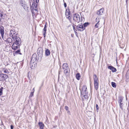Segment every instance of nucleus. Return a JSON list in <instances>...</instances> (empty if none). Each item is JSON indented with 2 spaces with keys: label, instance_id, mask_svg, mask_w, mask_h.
<instances>
[{
  "label": "nucleus",
  "instance_id": "obj_1",
  "mask_svg": "<svg viewBox=\"0 0 129 129\" xmlns=\"http://www.w3.org/2000/svg\"><path fill=\"white\" fill-rule=\"evenodd\" d=\"M18 34L14 29L11 30L10 32V36L14 42L12 45V49L13 50L17 49L21 43V40L17 36Z\"/></svg>",
  "mask_w": 129,
  "mask_h": 129
},
{
  "label": "nucleus",
  "instance_id": "obj_13",
  "mask_svg": "<svg viewBox=\"0 0 129 129\" xmlns=\"http://www.w3.org/2000/svg\"><path fill=\"white\" fill-rule=\"evenodd\" d=\"M88 92H86L84 93L83 94L81 93V95L83 96L82 98L83 100H84L88 98Z\"/></svg>",
  "mask_w": 129,
  "mask_h": 129
},
{
  "label": "nucleus",
  "instance_id": "obj_36",
  "mask_svg": "<svg viewBox=\"0 0 129 129\" xmlns=\"http://www.w3.org/2000/svg\"><path fill=\"white\" fill-rule=\"evenodd\" d=\"M32 14L33 16L35 15V14L33 12H32Z\"/></svg>",
  "mask_w": 129,
  "mask_h": 129
},
{
  "label": "nucleus",
  "instance_id": "obj_24",
  "mask_svg": "<svg viewBox=\"0 0 129 129\" xmlns=\"http://www.w3.org/2000/svg\"><path fill=\"white\" fill-rule=\"evenodd\" d=\"M68 66V64L66 63H65L63 64V69H65L67 68V67Z\"/></svg>",
  "mask_w": 129,
  "mask_h": 129
},
{
  "label": "nucleus",
  "instance_id": "obj_19",
  "mask_svg": "<svg viewBox=\"0 0 129 129\" xmlns=\"http://www.w3.org/2000/svg\"><path fill=\"white\" fill-rule=\"evenodd\" d=\"M21 54L20 53V49L18 50L15 52L13 53V55L15 56L16 54Z\"/></svg>",
  "mask_w": 129,
  "mask_h": 129
},
{
  "label": "nucleus",
  "instance_id": "obj_15",
  "mask_svg": "<svg viewBox=\"0 0 129 129\" xmlns=\"http://www.w3.org/2000/svg\"><path fill=\"white\" fill-rule=\"evenodd\" d=\"M40 129H44L45 125L44 124L41 122H39L38 123Z\"/></svg>",
  "mask_w": 129,
  "mask_h": 129
},
{
  "label": "nucleus",
  "instance_id": "obj_3",
  "mask_svg": "<svg viewBox=\"0 0 129 129\" xmlns=\"http://www.w3.org/2000/svg\"><path fill=\"white\" fill-rule=\"evenodd\" d=\"M65 14L66 18L71 22L72 16L69 7H68L66 10Z\"/></svg>",
  "mask_w": 129,
  "mask_h": 129
},
{
  "label": "nucleus",
  "instance_id": "obj_38",
  "mask_svg": "<svg viewBox=\"0 0 129 129\" xmlns=\"http://www.w3.org/2000/svg\"><path fill=\"white\" fill-rule=\"evenodd\" d=\"M33 92H34L35 91V88H34L33 89Z\"/></svg>",
  "mask_w": 129,
  "mask_h": 129
},
{
  "label": "nucleus",
  "instance_id": "obj_33",
  "mask_svg": "<svg viewBox=\"0 0 129 129\" xmlns=\"http://www.w3.org/2000/svg\"><path fill=\"white\" fill-rule=\"evenodd\" d=\"M65 109L67 111L69 110V107L67 106H65Z\"/></svg>",
  "mask_w": 129,
  "mask_h": 129
},
{
  "label": "nucleus",
  "instance_id": "obj_4",
  "mask_svg": "<svg viewBox=\"0 0 129 129\" xmlns=\"http://www.w3.org/2000/svg\"><path fill=\"white\" fill-rule=\"evenodd\" d=\"M73 19L75 22L78 23L80 21V15L77 13L74 14L73 15Z\"/></svg>",
  "mask_w": 129,
  "mask_h": 129
},
{
  "label": "nucleus",
  "instance_id": "obj_40",
  "mask_svg": "<svg viewBox=\"0 0 129 129\" xmlns=\"http://www.w3.org/2000/svg\"><path fill=\"white\" fill-rule=\"evenodd\" d=\"M127 0H126V1H127Z\"/></svg>",
  "mask_w": 129,
  "mask_h": 129
},
{
  "label": "nucleus",
  "instance_id": "obj_18",
  "mask_svg": "<svg viewBox=\"0 0 129 129\" xmlns=\"http://www.w3.org/2000/svg\"><path fill=\"white\" fill-rule=\"evenodd\" d=\"M1 69L4 73L8 74H9V72L7 69L5 68H3Z\"/></svg>",
  "mask_w": 129,
  "mask_h": 129
},
{
  "label": "nucleus",
  "instance_id": "obj_29",
  "mask_svg": "<svg viewBox=\"0 0 129 129\" xmlns=\"http://www.w3.org/2000/svg\"><path fill=\"white\" fill-rule=\"evenodd\" d=\"M119 103V106H120V108L122 110L123 109L122 106H123V104L122 103Z\"/></svg>",
  "mask_w": 129,
  "mask_h": 129
},
{
  "label": "nucleus",
  "instance_id": "obj_2",
  "mask_svg": "<svg viewBox=\"0 0 129 129\" xmlns=\"http://www.w3.org/2000/svg\"><path fill=\"white\" fill-rule=\"evenodd\" d=\"M93 78L94 81V86L95 89L97 90L99 88V81L96 74L93 75Z\"/></svg>",
  "mask_w": 129,
  "mask_h": 129
},
{
  "label": "nucleus",
  "instance_id": "obj_39",
  "mask_svg": "<svg viewBox=\"0 0 129 129\" xmlns=\"http://www.w3.org/2000/svg\"><path fill=\"white\" fill-rule=\"evenodd\" d=\"M37 7V4H36V6H35V8H36V7Z\"/></svg>",
  "mask_w": 129,
  "mask_h": 129
},
{
  "label": "nucleus",
  "instance_id": "obj_35",
  "mask_svg": "<svg viewBox=\"0 0 129 129\" xmlns=\"http://www.w3.org/2000/svg\"><path fill=\"white\" fill-rule=\"evenodd\" d=\"M64 6L65 8H66V7L67 6V4H66V3L65 2H64Z\"/></svg>",
  "mask_w": 129,
  "mask_h": 129
},
{
  "label": "nucleus",
  "instance_id": "obj_12",
  "mask_svg": "<svg viewBox=\"0 0 129 129\" xmlns=\"http://www.w3.org/2000/svg\"><path fill=\"white\" fill-rule=\"evenodd\" d=\"M108 68L111 70L113 72H116L117 71L116 69L111 66H108Z\"/></svg>",
  "mask_w": 129,
  "mask_h": 129
},
{
  "label": "nucleus",
  "instance_id": "obj_7",
  "mask_svg": "<svg viewBox=\"0 0 129 129\" xmlns=\"http://www.w3.org/2000/svg\"><path fill=\"white\" fill-rule=\"evenodd\" d=\"M96 21L97 22L96 24L94 26L95 28H100L101 27V26L100 25V20L99 18H97L96 19Z\"/></svg>",
  "mask_w": 129,
  "mask_h": 129
},
{
  "label": "nucleus",
  "instance_id": "obj_23",
  "mask_svg": "<svg viewBox=\"0 0 129 129\" xmlns=\"http://www.w3.org/2000/svg\"><path fill=\"white\" fill-rule=\"evenodd\" d=\"M72 26H73L74 31L75 33V34H76V35H77V33L76 31H77V30L75 29V25L74 24H73V25Z\"/></svg>",
  "mask_w": 129,
  "mask_h": 129
},
{
  "label": "nucleus",
  "instance_id": "obj_10",
  "mask_svg": "<svg viewBox=\"0 0 129 129\" xmlns=\"http://www.w3.org/2000/svg\"><path fill=\"white\" fill-rule=\"evenodd\" d=\"M0 32L2 38L4 39V28L3 26L0 27Z\"/></svg>",
  "mask_w": 129,
  "mask_h": 129
},
{
  "label": "nucleus",
  "instance_id": "obj_14",
  "mask_svg": "<svg viewBox=\"0 0 129 129\" xmlns=\"http://www.w3.org/2000/svg\"><path fill=\"white\" fill-rule=\"evenodd\" d=\"M30 66L31 69H34L36 66V62H31L30 61Z\"/></svg>",
  "mask_w": 129,
  "mask_h": 129
},
{
  "label": "nucleus",
  "instance_id": "obj_30",
  "mask_svg": "<svg viewBox=\"0 0 129 129\" xmlns=\"http://www.w3.org/2000/svg\"><path fill=\"white\" fill-rule=\"evenodd\" d=\"M34 92H31L30 93L29 97H31L33 96L34 95Z\"/></svg>",
  "mask_w": 129,
  "mask_h": 129
},
{
  "label": "nucleus",
  "instance_id": "obj_31",
  "mask_svg": "<svg viewBox=\"0 0 129 129\" xmlns=\"http://www.w3.org/2000/svg\"><path fill=\"white\" fill-rule=\"evenodd\" d=\"M96 107L97 111L98 112L99 110V107L98 106V105L97 104L96 105Z\"/></svg>",
  "mask_w": 129,
  "mask_h": 129
},
{
  "label": "nucleus",
  "instance_id": "obj_34",
  "mask_svg": "<svg viewBox=\"0 0 129 129\" xmlns=\"http://www.w3.org/2000/svg\"><path fill=\"white\" fill-rule=\"evenodd\" d=\"M68 71L66 69L64 70V72L65 74L66 75L67 74V73H68Z\"/></svg>",
  "mask_w": 129,
  "mask_h": 129
},
{
  "label": "nucleus",
  "instance_id": "obj_28",
  "mask_svg": "<svg viewBox=\"0 0 129 129\" xmlns=\"http://www.w3.org/2000/svg\"><path fill=\"white\" fill-rule=\"evenodd\" d=\"M3 87H2L0 88V96L1 95L3 94Z\"/></svg>",
  "mask_w": 129,
  "mask_h": 129
},
{
  "label": "nucleus",
  "instance_id": "obj_17",
  "mask_svg": "<svg viewBox=\"0 0 129 129\" xmlns=\"http://www.w3.org/2000/svg\"><path fill=\"white\" fill-rule=\"evenodd\" d=\"M43 52V49L41 48H39L38 49L37 53L38 55H42Z\"/></svg>",
  "mask_w": 129,
  "mask_h": 129
},
{
  "label": "nucleus",
  "instance_id": "obj_9",
  "mask_svg": "<svg viewBox=\"0 0 129 129\" xmlns=\"http://www.w3.org/2000/svg\"><path fill=\"white\" fill-rule=\"evenodd\" d=\"M87 88L86 86L83 85L82 88L81 90V93H84L88 92L87 91Z\"/></svg>",
  "mask_w": 129,
  "mask_h": 129
},
{
  "label": "nucleus",
  "instance_id": "obj_22",
  "mask_svg": "<svg viewBox=\"0 0 129 129\" xmlns=\"http://www.w3.org/2000/svg\"><path fill=\"white\" fill-rule=\"evenodd\" d=\"M5 41L8 42L9 43H10L12 42V40L11 38H9L6 40H5Z\"/></svg>",
  "mask_w": 129,
  "mask_h": 129
},
{
  "label": "nucleus",
  "instance_id": "obj_27",
  "mask_svg": "<svg viewBox=\"0 0 129 129\" xmlns=\"http://www.w3.org/2000/svg\"><path fill=\"white\" fill-rule=\"evenodd\" d=\"M83 26L84 27V29H85V27L87 26L89 24V23L88 22L85 23L83 24Z\"/></svg>",
  "mask_w": 129,
  "mask_h": 129
},
{
  "label": "nucleus",
  "instance_id": "obj_6",
  "mask_svg": "<svg viewBox=\"0 0 129 129\" xmlns=\"http://www.w3.org/2000/svg\"><path fill=\"white\" fill-rule=\"evenodd\" d=\"M37 56L36 53H34L32 55L30 61L31 62H37Z\"/></svg>",
  "mask_w": 129,
  "mask_h": 129
},
{
  "label": "nucleus",
  "instance_id": "obj_11",
  "mask_svg": "<svg viewBox=\"0 0 129 129\" xmlns=\"http://www.w3.org/2000/svg\"><path fill=\"white\" fill-rule=\"evenodd\" d=\"M21 5L23 7L24 9H25L27 7V5L23 0H21L20 1Z\"/></svg>",
  "mask_w": 129,
  "mask_h": 129
},
{
  "label": "nucleus",
  "instance_id": "obj_21",
  "mask_svg": "<svg viewBox=\"0 0 129 129\" xmlns=\"http://www.w3.org/2000/svg\"><path fill=\"white\" fill-rule=\"evenodd\" d=\"M81 77V75L79 73H78L76 74V79L78 80H79Z\"/></svg>",
  "mask_w": 129,
  "mask_h": 129
},
{
  "label": "nucleus",
  "instance_id": "obj_25",
  "mask_svg": "<svg viewBox=\"0 0 129 129\" xmlns=\"http://www.w3.org/2000/svg\"><path fill=\"white\" fill-rule=\"evenodd\" d=\"M111 85L113 87L115 88L116 86V83L113 82H111Z\"/></svg>",
  "mask_w": 129,
  "mask_h": 129
},
{
  "label": "nucleus",
  "instance_id": "obj_5",
  "mask_svg": "<svg viewBox=\"0 0 129 129\" xmlns=\"http://www.w3.org/2000/svg\"><path fill=\"white\" fill-rule=\"evenodd\" d=\"M76 28L78 31H82L85 30L84 27L82 24H79L76 27Z\"/></svg>",
  "mask_w": 129,
  "mask_h": 129
},
{
  "label": "nucleus",
  "instance_id": "obj_8",
  "mask_svg": "<svg viewBox=\"0 0 129 129\" xmlns=\"http://www.w3.org/2000/svg\"><path fill=\"white\" fill-rule=\"evenodd\" d=\"M104 10V8H103L101 9H100L96 13L97 14L99 15H102L103 14Z\"/></svg>",
  "mask_w": 129,
  "mask_h": 129
},
{
  "label": "nucleus",
  "instance_id": "obj_26",
  "mask_svg": "<svg viewBox=\"0 0 129 129\" xmlns=\"http://www.w3.org/2000/svg\"><path fill=\"white\" fill-rule=\"evenodd\" d=\"M123 100V98L122 97H120L119 98L118 102L119 103L122 102Z\"/></svg>",
  "mask_w": 129,
  "mask_h": 129
},
{
  "label": "nucleus",
  "instance_id": "obj_20",
  "mask_svg": "<svg viewBox=\"0 0 129 129\" xmlns=\"http://www.w3.org/2000/svg\"><path fill=\"white\" fill-rule=\"evenodd\" d=\"M45 55L47 56L49 55L50 54V51L48 49H47L45 50Z\"/></svg>",
  "mask_w": 129,
  "mask_h": 129
},
{
  "label": "nucleus",
  "instance_id": "obj_37",
  "mask_svg": "<svg viewBox=\"0 0 129 129\" xmlns=\"http://www.w3.org/2000/svg\"><path fill=\"white\" fill-rule=\"evenodd\" d=\"M11 129H13V125H11Z\"/></svg>",
  "mask_w": 129,
  "mask_h": 129
},
{
  "label": "nucleus",
  "instance_id": "obj_32",
  "mask_svg": "<svg viewBox=\"0 0 129 129\" xmlns=\"http://www.w3.org/2000/svg\"><path fill=\"white\" fill-rule=\"evenodd\" d=\"M34 1V3H37L39 2V0H33Z\"/></svg>",
  "mask_w": 129,
  "mask_h": 129
},
{
  "label": "nucleus",
  "instance_id": "obj_16",
  "mask_svg": "<svg viewBox=\"0 0 129 129\" xmlns=\"http://www.w3.org/2000/svg\"><path fill=\"white\" fill-rule=\"evenodd\" d=\"M47 26L46 25V24L45 25L44 28L43 30V34L44 38H45L46 36V34L47 30Z\"/></svg>",
  "mask_w": 129,
  "mask_h": 129
}]
</instances>
